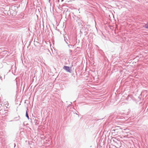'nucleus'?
<instances>
[{
  "mask_svg": "<svg viewBox=\"0 0 148 148\" xmlns=\"http://www.w3.org/2000/svg\"><path fill=\"white\" fill-rule=\"evenodd\" d=\"M63 69L67 72L71 73V71L69 67L67 66H64Z\"/></svg>",
  "mask_w": 148,
  "mask_h": 148,
  "instance_id": "obj_1",
  "label": "nucleus"
},
{
  "mask_svg": "<svg viewBox=\"0 0 148 148\" xmlns=\"http://www.w3.org/2000/svg\"><path fill=\"white\" fill-rule=\"evenodd\" d=\"M111 140H112L115 143H117V139L115 138H112Z\"/></svg>",
  "mask_w": 148,
  "mask_h": 148,
  "instance_id": "obj_2",
  "label": "nucleus"
},
{
  "mask_svg": "<svg viewBox=\"0 0 148 148\" xmlns=\"http://www.w3.org/2000/svg\"><path fill=\"white\" fill-rule=\"evenodd\" d=\"M144 27L148 29V23L145 24L144 26Z\"/></svg>",
  "mask_w": 148,
  "mask_h": 148,
  "instance_id": "obj_3",
  "label": "nucleus"
},
{
  "mask_svg": "<svg viewBox=\"0 0 148 148\" xmlns=\"http://www.w3.org/2000/svg\"><path fill=\"white\" fill-rule=\"evenodd\" d=\"M64 41H65L66 42L67 44H68V43L67 42V41H68V40L67 38H66V37H65L64 36Z\"/></svg>",
  "mask_w": 148,
  "mask_h": 148,
  "instance_id": "obj_4",
  "label": "nucleus"
},
{
  "mask_svg": "<svg viewBox=\"0 0 148 148\" xmlns=\"http://www.w3.org/2000/svg\"><path fill=\"white\" fill-rule=\"evenodd\" d=\"M26 116L27 118L29 119V116L28 115V113H27V111H26Z\"/></svg>",
  "mask_w": 148,
  "mask_h": 148,
  "instance_id": "obj_5",
  "label": "nucleus"
},
{
  "mask_svg": "<svg viewBox=\"0 0 148 148\" xmlns=\"http://www.w3.org/2000/svg\"><path fill=\"white\" fill-rule=\"evenodd\" d=\"M117 130L115 129V130H113L112 131L113 132H117Z\"/></svg>",
  "mask_w": 148,
  "mask_h": 148,
  "instance_id": "obj_6",
  "label": "nucleus"
},
{
  "mask_svg": "<svg viewBox=\"0 0 148 148\" xmlns=\"http://www.w3.org/2000/svg\"><path fill=\"white\" fill-rule=\"evenodd\" d=\"M68 46H69V47L70 48V47H71V46L72 47H74V45H69V44H68Z\"/></svg>",
  "mask_w": 148,
  "mask_h": 148,
  "instance_id": "obj_7",
  "label": "nucleus"
},
{
  "mask_svg": "<svg viewBox=\"0 0 148 148\" xmlns=\"http://www.w3.org/2000/svg\"><path fill=\"white\" fill-rule=\"evenodd\" d=\"M50 0H49V1H50Z\"/></svg>",
  "mask_w": 148,
  "mask_h": 148,
  "instance_id": "obj_8",
  "label": "nucleus"
},
{
  "mask_svg": "<svg viewBox=\"0 0 148 148\" xmlns=\"http://www.w3.org/2000/svg\"><path fill=\"white\" fill-rule=\"evenodd\" d=\"M63 0H62V1H63Z\"/></svg>",
  "mask_w": 148,
  "mask_h": 148,
  "instance_id": "obj_9",
  "label": "nucleus"
}]
</instances>
